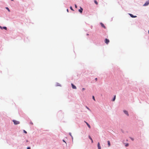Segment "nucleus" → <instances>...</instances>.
Listing matches in <instances>:
<instances>
[{"mask_svg":"<svg viewBox=\"0 0 149 149\" xmlns=\"http://www.w3.org/2000/svg\"><path fill=\"white\" fill-rule=\"evenodd\" d=\"M97 146L98 149H101V148L100 146V144L99 143H98L97 144Z\"/></svg>","mask_w":149,"mask_h":149,"instance_id":"6e6552de","label":"nucleus"},{"mask_svg":"<svg viewBox=\"0 0 149 149\" xmlns=\"http://www.w3.org/2000/svg\"><path fill=\"white\" fill-rule=\"evenodd\" d=\"M71 85L72 86V88L73 89H76L77 88H76V86H74V85L72 84H71Z\"/></svg>","mask_w":149,"mask_h":149,"instance_id":"423d86ee","label":"nucleus"},{"mask_svg":"<svg viewBox=\"0 0 149 149\" xmlns=\"http://www.w3.org/2000/svg\"><path fill=\"white\" fill-rule=\"evenodd\" d=\"M148 33L149 34V30L148 31Z\"/></svg>","mask_w":149,"mask_h":149,"instance_id":"473e14b6","label":"nucleus"},{"mask_svg":"<svg viewBox=\"0 0 149 149\" xmlns=\"http://www.w3.org/2000/svg\"><path fill=\"white\" fill-rule=\"evenodd\" d=\"M26 142H28V141H27V140H26Z\"/></svg>","mask_w":149,"mask_h":149,"instance_id":"72a5a7b5","label":"nucleus"},{"mask_svg":"<svg viewBox=\"0 0 149 149\" xmlns=\"http://www.w3.org/2000/svg\"><path fill=\"white\" fill-rule=\"evenodd\" d=\"M129 146V144L128 143H127L126 144L125 146L126 147L128 146Z\"/></svg>","mask_w":149,"mask_h":149,"instance_id":"a211bd4d","label":"nucleus"},{"mask_svg":"<svg viewBox=\"0 0 149 149\" xmlns=\"http://www.w3.org/2000/svg\"><path fill=\"white\" fill-rule=\"evenodd\" d=\"M94 2L96 5L98 4V3L96 0H94Z\"/></svg>","mask_w":149,"mask_h":149,"instance_id":"f8f14e48","label":"nucleus"},{"mask_svg":"<svg viewBox=\"0 0 149 149\" xmlns=\"http://www.w3.org/2000/svg\"><path fill=\"white\" fill-rule=\"evenodd\" d=\"M31 149V148L30 147H27V149Z\"/></svg>","mask_w":149,"mask_h":149,"instance_id":"b1692460","label":"nucleus"},{"mask_svg":"<svg viewBox=\"0 0 149 149\" xmlns=\"http://www.w3.org/2000/svg\"><path fill=\"white\" fill-rule=\"evenodd\" d=\"M95 79L96 81H97V78H95Z\"/></svg>","mask_w":149,"mask_h":149,"instance_id":"bb28decb","label":"nucleus"},{"mask_svg":"<svg viewBox=\"0 0 149 149\" xmlns=\"http://www.w3.org/2000/svg\"><path fill=\"white\" fill-rule=\"evenodd\" d=\"M116 95H115V96H114V97L113 100V101H114L115 100V99H116Z\"/></svg>","mask_w":149,"mask_h":149,"instance_id":"ddd939ff","label":"nucleus"},{"mask_svg":"<svg viewBox=\"0 0 149 149\" xmlns=\"http://www.w3.org/2000/svg\"><path fill=\"white\" fill-rule=\"evenodd\" d=\"M124 112L125 113V114L127 115V116H129V115L128 114V112L126 110H124Z\"/></svg>","mask_w":149,"mask_h":149,"instance_id":"20e7f679","label":"nucleus"},{"mask_svg":"<svg viewBox=\"0 0 149 149\" xmlns=\"http://www.w3.org/2000/svg\"><path fill=\"white\" fill-rule=\"evenodd\" d=\"M24 132L25 133H27V132L25 130H24Z\"/></svg>","mask_w":149,"mask_h":149,"instance_id":"aec40b11","label":"nucleus"},{"mask_svg":"<svg viewBox=\"0 0 149 149\" xmlns=\"http://www.w3.org/2000/svg\"><path fill=\"white\" fill-rule=\"evenodd\" d=\"M86 108L88 109H89L88 107L87 106H86Z\"/></svg>","mask_w":149,"mask_h":149,"instance_id":"c85d7f7f","label":"nucleus"},{"mask_svg":"<svg viewBox=\"0 0 149 149\" xmlns=\"http://www.w3.org/2000/svg\"><path fill=\"white\" fill-rule=\"evenodd\" d=\"M30 124H31V125H33V123H32V122H30Z\"/></svg>","mask_w":149,"mask_h":149,"instance_id":"4be33fe9","label":"nucleus"},{"mask_svg":"<svg viewBox=\"0 0 149 149\" xmlns=\"http://www.w3.org/2000/svg\"><path fill=\"white\" fill-rule=\"evenodd\" d=\"M92 97H93V99L95 101V99L94 96H93Z\"/></svg>","mask_w":149,"mask_h":149,"instance_id":"6ab92c4d","label":"nucleus"},{"mask_svg":"<svg viewBox=\"0 0 149 149\" xmlns=\"http://www.w3.org/2000/svg\"><path fill=\"white\" fill-rule=\"evenodd\" d=\"M85 122L86 123V125H87L89 127V128H91V126H90V125H89V124H88L87 122H86V121H85Z\"/></svg>","mask_w":149,"mask_h":149,"instance_id":"9d476101","label":"nucleus"},{"mask_svg":"<svg viewBox=\"0 0 149 149\" xmlns=\"http://www.w3.org/2000/svg\"><path fill=\"white\" fill-rule=\"evenodd\" d=\"M100 24H101V26H102V27H103L104 28H105H105H106V27H105V26L104 25V24L102 23H100Z\"/></svg>","mask_w":149,"mask_h":149,"instance_id":"1a4fd4ad","label":"nucleus"},{"mask_svg":"<svg viewBox=\"0 0 149 149\" xmlns=\"http://www.w3.org/2000/svg\"><path fill=\"white\" fill-rule=\"evenodd\" d=\"M6 9L8 10L9 11H10V10L8 8H7Z\"/></svg>","mask_w":149,"mask_h":149,"instance_id":"412c9836","label":"nucleus"},{"mask_svg":"<svg viewBox=\"0 0 149 149\" xmlns=\"http://www.w3.org/2000/svg\"><path fill=\"white\" fill-rule=\"evenodd\" d=\"M149 4V0L147 1L143 5L144 6H146L148 5Z\"/></svg>","mask_w":149,"mask_h":149,"instance_id":"f03ea898","label":"nucleus"},{"mask_svg":"<svg viewBox=\"0 0 149 149\" xmlns=\"http://www.w3.org/2000/svg\"><path fill=\"white\" fill-rule=\"evenodd\" d=\"M75 7L76 8H77V6L76 4H75Z\"/></svg>","mask_w":149,"mask_h":149,"instance_id":"393cba45","label":"nucleus"},{"mask_svg":"<svg viewBox=\"0 0 149 149\" xmlns=\"http://www.w3.org/2000/svg\"><path fill=\"white\" fill-rule=\"evenodd\" d=\"M0 28L2 29H3V28H2L1 26H0Z\"/></svg>","mask_w":149,"mask_h":149,"instance_id":"cd10ccee","label":"nucleus"},{"mask_svg":"<svg viewBox=\"0 0 149 149\" xmlns=\"http://www.w3.org/2000/svg\"><path fill=\"white\" fill-rule=\"evenodd\" d=\"M131 139L132 140V141H133L134 140V139L133 138H131Z\"/></svg>","mask_w":149,"mask_h":149,"instance_id":"a878e982","label":"nucleus"},{"mask_svg":"<svg viewBox=\"0 0 149 149\" xmlns=\"http://www.w3.org/2000/svg\"><path fill=\"white\" fill-rule=\"evenodd\" d=\"M67 11L68 12V9H67Z\"/></svg>","mask_w":149,"mask_h":149,"instance_id":"2f4dec72","label":"nucleus"},{"mask_svg":"<svg viewBox=\"0 0 149 149\" xmlns=\"http://www.w3.org/2000/svg\"><path fill=\"white\" fill-rule=\"evenodd\" d=\"M3 29H6L7 28L6 27L4 26L3 27Z\"/></svg>","mask_w":149,"mask_h":149,"instance_id":"dca6fc26","label":"nucleus"},{"mask_svg":"<svg viewBox=\"0 0 149 149\" xmlns=\"http://www.w3.org/2000/svg\"><path fill=\"white\" fill-rule=\"evenodd\" d=\"M105 42L107 44H108L109 42V39L106 38L104 40Z\"/></svg>","mask_w":149,"mask_h":149,"instance_id":"7ed1b4c3","label":"nucleus"},{"mask_svg":"<svg viewBox=\"0 0 149 149\" xmlns=\"http://www.w3.org/2000/svg\"><path fill=\"white\" fill-rule=\"evenodd\" d=\"M70 9L71 10H72L73 11H74V10L73 9L72 7L71 6L70 7Z\"/></svg>","mask_w":149,"mask_h":149,"instance_id":"2eb2a0df","label":"nucleus"},{"mask_svg":"<svg viewBox=\"0 0 149 149\" xmlns=\"http://www.w3.org/2000/svg\"><path fill=\"white\" fill-rule=\"evenodd\" d=\"M83 10V8L80 7V9L79 10V11L80 13H82V11Z\"/></svg>","mask_w":149,"mask_h":149,"instance_id":"0eeeda50","label":"nucleus"},{"mask_svg":"<svg viewBox=\"0 0 149 149\" xmlns=\"http://www.w3.org/2000/svg\"><path fill=\"white\" fill-rule=\"evenodd\" d=\"M130 16L132 18L136 17H137L136 16H134L133 15L131 14H129Z\"/></svg>","mask_w":149,"mask_h":149,"instance_id":"39448f33","label":"nucleus"},{"mask_svg":"<svg viewBox=\"0 0 149 149\" xmlns=\"http://www.w3.org/2000/svg\"><path fill=\"white\" fill-rule=\"evenodd\" d=\"M69 134L71 136L72 138V139H73V137L72 136V135H71V133H69Z\"/></svg>","mask_w":149,"mask_h":149,"instance_id":"4468645a","label":"nucleus"},{"mask_svg":"<svg viewBox=\"0 0 149 149\" xmlns=\"http://www.w3.org/2000/svg\"><path fill=\"white\" fill-rule=\"evenodd\" d=\"M13 122L14 124L17 125L19 123V121H17L15 120H13Z\"/></svg>","mask_w":149,"mask_h":149,"instance_id":"f257e3e1","label":"nucleus"},{"mask_svg":"<svg viewBox=\"0 0 149 149\" xmlns=\"http://www.w3.org/2000/svg\"><path fill=\"white\" fill-rule=\"evenodd\" d=\"M85 89L84 88H83L82 89V90L83 91H84V90H85Z\"/></svg>","mask_w":149,"mask_h":149,"instance_id":"5701e85b","label":"nucleus"},{"mask_svg":"<svg viewBox=\"0 0 149 149\" xmlns=\"http://www.w3.org/2000/svg\"><path fill=\"white\" fill-rule=\"evenodd\" d=\"M88 137L91 140H92V139L90 136H89Z\"/></svg>","mask_w":149,"mask_h":149,"instance_id":"f3484780","label":"nucleus"},{"mask_svg":"<svg viewBox=\"0 0 149 149\" xmlns=\"http://www.w3.org/2000/svg\"><path fill=\"white\" fill-rule=\"evenodd\" d=\"M91 142H92V143H93V140L92 139V140H91Z\"/></svg>","mask_w":149,"mask_h":149,"instance_id":"c756f323","label":"nucleus"},{"mask_svg":"<svg viewBox=\"0 0 149 149\" xmlns=\"http://www.w3.org/2000/svg\"><path fill=\"white\" fill-rule=\"evenodd\" d=\"M12 1H13V0H11Z\"/></svg>","mask_w":149,"mask_h":149,"instance_id":"f704fd0d","label":"nucleus"},{"mask_svg":"<svg viewBox=\"0 0 149 149\" xmlns=\"http://www.w3.org/2000/svg\"><path fill=\"white\" fill-rule=\"evenodd\" d=\"M63 141L65 143H66V142L64 140H63Z\"/></svg>","mask_w":149,"mask_h":149,"instance_id":"7c9ffc66","label":"nucleus"},{"mask_svg":"<svg viewBox=\"0 0 149 149\" xmlns=\"http://www.w3.org/2000/svg\"><path fill=\"white\" fill-rule=\"evenodd\" d=\"M107 143H108V146L109 147L111 145L110 141H107Z\"/></svg>","mask_w":149,"mask_h":149,"instance_id":"9b49d317","label":"nucleus"}]
</instances>
